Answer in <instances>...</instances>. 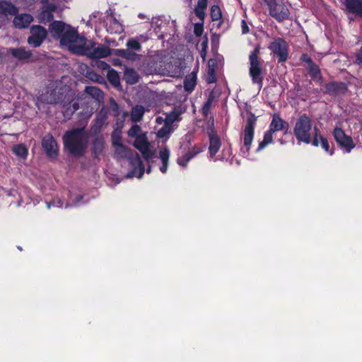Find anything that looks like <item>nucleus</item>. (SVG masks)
<instances>
[{
    "label": "nucleus",
    "mask_w": 362,
    "mask_h": 362,
    "mask_svg": "<svg viewBox=\"0 0 362 362\" xmlns=\"http://www.w3.org/2000/svg\"><path fill=\"white\" fill-rule=\"evenodd\" d=\"M52 37L59 41L62 46H66L73 53L84 42V37L80 36L78 30L61 21H54L49 27Z\"/></svg>",
    "instance_id": "obj_1"
},
{
    "label": "nucleus",
    "mask_w": 362,
    "mask_h": 362,
    "mask_svg": "<svg viewBox=\"0 0 362 362\" xmlns=\"http://www.w3.org/2000/svg\"><path fill=\"white\" fill-rule=\"evenodd\" d=\"M65 150L74 157L85 155L89 142V134L85 127L75 128L66 131L63 137Z\"/></svg>",
    "instance_id": "obj_2"
},
{
    "label": "nucleus",
    "mask_w": 362,
    "mask_h": 362,
    "mask_svg": "<svg viewBox=\"0 0 362 362\" xmlns=\"http://www.w3.org/2000/svg\"><path fill=\"white\" fill-rule=\"evenodd\" d=\"M114 158L117 160H122L128 158L132 170L127 175V177H137L141 178L144 173V165L138 153L134 156H130V150L123 144L114 146Z\"/></svg>",
    "instance_id": "obj_3"
},
{
    "label": "nucleus",
    "mask_w": 362,
    "mask_h": 362,
    "mask_svg": "<svg viewBox=\"0 0 362 362\" xmlns=\"http://www.w3.org/2000/svg\"><path fill=\"white\" fill-rule=\"evenodd\" d=\"M293 134L298 142L310 144L314 136V127L310 117L305 114L300 115L293 127Z\"/></svg>",
    "instance_id": "obj_4"
},
{
    "label": "nucleus",
    "mask_w": 362,
    "mask_h": 362,
    "mask_svg": "<svg viewBox=\"0 0 362 362\" xmlns=\"http://www.w3.org/2000/svg\"><path fill=\"white\" fill-rule=\"evenodd\" d=\"M75 50L76 54L87 56L90 59L105 58L112 54V50L108 47L98 45L95 42L86 41L85 38L84 42Z\"/></svg>",
    "instance_id": "obj_5"
},
{
    "label": "nucleus",
    "mask_w": 362,
    "mask_h": 362,
    "mask_svg": "<svg viewBox=\"0 0 362 362\" xmlns=\"http://www.w3.org/2000/svg\"><path fill=\"white\" fill-rule=\"evenodd\" d=\"M68 90L69 88L60 82H51L38 97L37 101L45 104H59Z\"/></svg>",
    "instance_id": "obj_6"
},
{
    "label": "nucleus",
    "mask_w": 362,
    "mask_h": 362,
    "mask_svg": "<svg viewBox=\"0 0 362 362\" xmlns=\"http://www.w3.org/2000/svg\"><path fill=\"white\" fill-rule=\"evenodd\" d=\"M288 124L279 115H274L269 129L264 133L263 140L259 142L256 152H259L268 144L273 141V134L276 132L284 131L287 132Z\"/></svg>",
    "instance_id": "obj_7"
},
{
    "label": "nucleus",
    "mask_w": 362,
    "mask_h": 362,
    "mask_svg": "<svg viewBox=\"0 0 362 362\" xmlns=\"http://www.w3.org/2000/svg\"><path fill=\"white\" fill-rule=\"evenodd\" d=\"M256 122L257 117L254 114L250 113L243 129V146L240 148L242 155L245 158H247L250 155V149L254 139Z\"/></svg>",
    "instance_id": "obj_8"
},
{
    "label": "nucleus",
    "mask_w": 362,
    "mask_h": 362,
    "mask_svg": "<svg viewBox=\"0 0 362 362\" xmlns=\"http://www.w3.org/2000/svg\"><path fill=\"white\" fill-rule=\"evenodd\" d=\"M134 146L141 152L143 158L148 163V166L146 169V173H150L151 172L150 163L152 162L153 158H155V151L152 148L148 141L146 133H142L136 136L134 142Z\"/></svg>",
    "instance_id": "obj_9"
},
{
    "label": "nucleus",
    "mask_w": 362,
    "mask_h": 362,
    "mask_svg": "<svg viewBox=\"0 0 362 362\" xmlns=\"http://www.w3.org/2000/svg\"><path fill=\"white\" fill-rule=\"evenodd\" d=\"M259 47L257 46L255 49L251 52L249 56L250 60V69L249 73L254 83L259 85V88L262 86V63L260 59L258 58L259 53Z\"/></svg>",
    "instance_id": "obj_10"
},
{
    "label": "nucleus",
    "mask_w": 362,
    "mask_h": 362,
    "mask_svg": "<svg viewBox=\"0 0 362 362\" xmlns=\"http://www.w3.org/2000/svg\"><path fill=\"white\" fill-rule=\"evenodd\" d=\"M62 112L64 117L69 119L74 113L78 110V99L74 97L73 93L69 89L59 102Z\"/></svg>",
    "instance_id": "obj_11"
},
{
    "label": "nucleus",
    "mask_w": 362,
    "mask_h": 362,
    "mask_svg": "<svg viewBox=\"0 0 362 362\" xmlns=\"http://www.w3.org/2000/svg\"><path fill=\"white\" fill-rule=\"evenodd\" d=\"M332 135L344 153H349L355 148L356 144L351 136L346 134L341 128L335 127L333 129Z\"/></svg>",
    "instance_id": "obj_12"
},
{
    "label": "nucleus",
    "mask_w": 362,
    "mask_h": 362,
    "mask_svg": "<svg viewBox=\"0 0 362 362\" xmlns=\"http://www.w3.org/2000/svg\"><path fill=\"white\" fill-rule=\"evenodd\" d=\"M269 7V14L276 21L281 22L288 19L290 15L288 7L280 0H264Z\"/></svg>",
    "instance_id": "obj_13"
},
{
    "label": "nucleus",
    "mask_w": 362,
    "mask_h": 362,
    "mask_svg": "<svg viewBox=\"0 0 362 362\" xmlns=\"http://www.w3.org/2000/svg\"><path fill=\"white\" fill-rule=\"evenodd\" d=\"M269 49L278 57L279 62L287 60L288 45L284 39L281 37L274 39L269 45Z\"/></svg>",
    "instance_id": "obj_14"
},
{
    "label": "nucleus",
    "mask_w": 362,
    "mask_h": 362,
    "mask_svg": "<svg viewBox=\"0 0 362 362\" xmlns=\"http://www.w3.org/2000/svg\"><path fill=\"white\" fill-rule=\"evenodd\" d=\"M47 36V30L39 25L30 28V36L28 38V43L33 47H40Z\"/></svg>",
    "instance_id": "obj_15"
},
{
    "label": "nucleus",
    "mask_w": 362,
    "mask_h": 362,
    "mask_svg": "<svg viewBox=\"0 0 362 362\" xmlns=\"http://www.w3.org/2000/svg\"><path fill=\"white\" fill-rule=\"evenodd\" d=\"M42 146L49 158L52 159L57 158L59 146L55 139L51 134H47L43 136L42 139Z\"/></svg>",
    "instance_id": "obj_16"
},
{
    "label": "nucleus",
    "mask_w": 362,
    "mask_h": 362,
    "mask_svg": "<svg viewBox=\"0 0 362 362\" xmlns=\"http://www.w3.org/2000/svg\"><path fill=\"white\" fill-rule=\"evenodd\" d=\"M42 9L39 13L37 18L40 23L46 24L53 20V13L57 7L54 4L48 3L47 1L42 0Z\"/></svg>",
    "instance_id": "obj_17"
},
{
    "label": "nucleus",
    "mask_w": 362,
    "mask_h": 362,
    "mask_svg": "<svg viewBox=\"0 0 362 362\" xmlns=\"http://www.w3.org/2000/svg\"><path fill=\"white\" fill-rule=\"evenodd\" d=\"M202 151V148L194 146L189 148L187 152L185 153L181 152L182 154L177 158V163L180 166L185 168L187 167L188 162Z\"/></svg>",
    "instance_id": "obj_18"
},
{
    "label": "nucleus",
    "mask_w": 362,
    "mask_h": 362,
    "mask_svg": "<svg viewBox=\"0 0 362 362\" xmlns=\"http://www.w3.org/2000/svg\"><path fill=\"white\" fill-rule=\"evenodd\" d=\"M310 144L314 146L321 145L322 148L331 156L334 153L333 149L329 147L327 139L320 134V129L316 125L314 126V136Z\"/></svg>",
    "instance_id": "obj_19"
},
{
    "label": "nucleus",
    "mask_w": 362,
    "mask_h": 362,
    "mask_svg": "<svg viewBox=\"0 0 362 362\" xmlns=\"http://www.w3.org/2000/svg\"><path fill=\"white\" fill-rule=\"evenodd\" d=\"M344 10L362 18V0H341Z\"/></svg>",
    "instance_id": "obj_20"
},
{
    "label": "nucleus",
    "mask_w": 362,
    "mask_h": 362,
    "mask_svg": "<svg viewBox=\"0 0 362 362\" xmlns=\"http://www.w3.org/2000/svg\"><path fill=\"white\" fill-rule=\"evenodd\" d=\"M167 19L164 16L153 17L151 21V27L153 29L158 39H163L165 34L161 31V28L166 24Z\"/></svg>",
    "instance_id": "obj_21"
},
{
    "label": "nucleus",
    "mask_w": 362,
    "mask_h": 362,
    "mask_svg": "<svg viewBox=\"0 0 362 362\" xmlns=\"http://www.w3.org/2000/svg\"><path fill=\"white\" fill-rule=\"evenodd\" d=\"M197 72L198 67H196L190 74H187L184 79L183 87L185 90L188 93H192L197 85Z\"/></svg>",
    "instance_id": "obj_22"
},
{
    "label": "nucleus",
    "mask_w": 362,
    "mask_h": 362,
    "mask_svg": "<svg viewBox=\"0 0 362 362\" xmlns=\"http://www.w3.org/2000/svg\"><path fill=\"white\" fill-rule=\"evenodd\" d=\"M108 115V109L103 107L100 112L97 114L95 122L91 127V130L94 132L100 131L102 127L105 124Z\"/></svg>",
    "instance_id": "obj_23"
},
{
    "label": "nucleus",
    "mask_w": 362,
    "mask_h": 362,
    "mask_svg": "<svg viewBox=\"0 0 362 362\" xmlns=\"http://www.w3.org/2000/svg\"><path fill=\"white\" fill-rule=\"evenodd\" d=\"M209 153L210 158H214L221 147V140L213 131L209 133Z\"/></svg>",
    "instance_id": "obj_24"
},
{
    "label": "nucleus",
    "mask_w": 362,
    "mask_h": 362,
    "mask_svg": "<svg viewBox=\"0 0 362 362\" xmlns=\"http://www.w3.org/2000/svg\"><path fill=\"white\" fill-rule=\"evenodd\" d=\"M33 21L31 15L28 13H22L16 16L13 19V25L16 28L22 29L28 28Z\"/></svg>",
    "instance_id": "obj_25"
},
{
    "label": "nucleus",
    "mask_w": 362,
    "mask_h": 362,
    "mask_svg": "<svg viewBox=\"0 0 362 362\" xmlns=\"http://www.w3.org/2000/svg\"><path fill=\"white\" fill-rule=\"evenodd\" d=\"M326 92L330 95H336L344 93L347 88L344 83L331 82L325 84Z\"/></svg>",
    "instance_id": "obj_26"
},
{
    "label": "nucleus",
    "mask_w": 362,
    "mask_h": 362,
    "mask_svg": "<svg viewBox=\"0 0 362 362\" xmlns=\"http://www.w3.org/2000/svg\"><path fill=\"white\" fill-rule=\"evenodd\" d=\"M218 63L216 59H210L208 62V71L205 78L207 83H213L216 81V69Z\"/></svg>",
    "instance_id": "obj_27"
},
{
    "label": "nucleus",
    "mask_w": 362,
    "mask_h": 362,
    "mask_svg": "<svg viewBox=\"0 0 362 362\" xmlns=\"http://www.w3.org/2000/svg\"><path fill=\"white\" fill-rule=\"evenodd\" d=\"M8 52L20 61L27 60L32 57L31 51L23 47L10 48Z\"/></svg>",
    "instance_id": "obj_28"
},
{
    "label": "nucleus",
    "mask_w": 362,
    "mask_h": 362,
    "mask_svg": "<svg viewBox=\"0 0 362 362\" xmlns=\"http://www.w3.org/2000/svg\"><path fill=\"white\" fill-rule=\"evenodd\" d=\"M18 13V8L13 4L1 1H0V17L7 16L8 15H16Z\"/></svg>",
    "instance_id": "obj_29"
},
{
    "label": "nucleus",
    "mask_w": 362,
    "mask_h": 362,
    "mask_svg": "<svg viewBox=\"0 0 362 362\" xmlns=\"http://www.w3.org/2000/svg\"><path fill=\"white\" fill-rule=\"evenodd\" d=\"M106 30L108 33H121L123 32L124 28L122 25L113 16H111L109 19V22L106 23Z\"/></svg>",
    "instance_id": "obj_30"
},
{
    "label": "nucleus",
    "mask_w": 362,
    "mask_h": 362,
    "mask_svg": "<svg viewBox=\"0 0 362 362\" xmlns=\"http://www.w3.org/2000/svg\"><path fill=\"white\" fill-rule=\"evenodd\" d=\"M170 150L168 148H163L159 152V158L161 160L162 165L160 166V170L163 173H165L168 170Z\"/></svg>",
    "instance_id": "obj_31"
},
{
    "label": "nucleus",
    "mask_w": 362,
    "mask_h": 362,
    "mask_svg": "<svg viewBox=\"0 0 362 362\" xmlns=\"http://www.w3.org/2000/svg\"><path fill=\"white\" fill-rule=\"evenodd\" d=\"M104 149V139L103 136H97L93 142L92 151L95 157H98Z\"/></svg>",
    "instance_id": "obj_32"
},
{
    "label": "nucleus",
    "mask_w": 362,
    "mask_h": 362,
    "mask_svg": "<svg viewBox=\"0 0 362 362\" xmlns=\"http://www.w3.org/2000/svg\"><path fill=\"white\" fill-rule=\"evenodd\" d=\"M124 79L129 84H135L139 81V75L134 69H126Z\"/></svg>",
    "instance_id": "obj_33"
},
{
    "label": "nucleus",
    "mask_w": 362,
    "mask_h": 362,
    "mask_svg": "<svg viewBox=\"0 0 362 362\" xmlns=\"http://www.w3.org/2000/svg\"><path fill=\"white\" fill-rule=\"evenodd\" d=\"M85 92L97 101L100 102L103 100V91L95 86H86Z\"/></svg>",
    "instance_id": "obj_34"
},
{
    "label": "nucleus",
    "mask_w": 362,
    "mask_h": 362,
    "mask_svg": "<svg viewBox=\"0 0 362 362\" xmlns=\"http://www.w3.org/2000/svg\"><path fill=\"white\" fill-rule=\"evenodd\" d=\"M12 152L18 158L25 159L28 154V148L23 144L14 145L12 147Z\"/></svg>",
    "instance_id": "obj_35"
},
{
    "label": "nucleus",
    "mask_w": 362,
    "mask_h": 362,
    "mask_svg": "<svg viewBox=\"0 0 362 362\" xmlns=\"http://www.w3.org/2000/svg\"><path fill=\"white\" fill-rule=\"evenodd\" d=\"M144 112L145 110L143 106H134L131 112V120L134 122L141 121L143 118Z\"/></svg>",
    "instance_id": "obj_36"
},
{
    "label": "nucleus",
    "mask_w": 362,
    "mask_h": 362,
    "mask_svg": "<svg viewBox=\"0 0 362 362\" xmlns=\"http://www.w3.org/2000/svg\"><path fill=\"white\" fill-rule=\"evenodd\" d=\"M207 6V0H199L194 8L196 16L201 20L204 18V11Z\"/></svg>",
    "instance_id": "obj_37"
},
{
    "label": "nucleus",
    "mask_w": 362,
    "mask_h": 362,
    "mask_svg": "<svg viewBox=\"0 0 362 362\" xmlns=\"http://www.w3.org/2000/svg\"><path fill=\"white\" fill-rule=\"evenodd\" d=\"M107 80L114 86H118L120 84L119 76L117 71L113 69H109L107 74Z\"/></svg>",
    "instance_id": "obj_38"
},
{
    "label": "nucleus",
    "mask_w": 362,
    "mask_h": 362,
    "mask_svg": "<svg viewBox=\"0 0 362 362\" xmlns=\"http://www.w3.org/2000/svg\"><path fill=\"white\" fill-rule=\"evenodd\" d=\"M83 197L82 195H76L74 198L72 197V195H70L71 202H69L65 204V208H69L71 206H78L82 204H86L87 202H83Z\"/></svg>",
    "instance_id": "obj_39"
},
{
    "label": "nucleus",
    "mask_w": 362,
    "mask_h": 362,
    "mask_svg": "<svg viewBox=\"0 0 362 362\" xmlns=\"http://www.w3.org/2000/svg\"><path fill=\"white\" fill-rule=\"evenodd\" d=\"M180 115L181 111L177 108H175L166 116V122L173 123L177 120H179Z\"/></svg>",
    "instance_id": "obj_40"
},
{
    "label": "nucleus",
    "mask_w": 362,
    "mask_h": 362,
    "mask_svg": "<svg viewBox=\"0 0 362 362\" xmlns=\"http://www.w3.org/2000/svg\"><path fill=\"white\" fill-rule=\"evenodd\" d=\"M127 49L132 51L136 50L139 51L141 48V44L138 40L132 38L129 39L127 42Z\"/></svg>",
    "instance_id": "obj_41"
},
{
    "label": "nucleus",
    "mask_w": 362,
    "mask_h": 362,
    "mask_svg": "<svg viewBox=\"0 0 362 362\" xmlns=\"http://www.w3.org/2000/svg\"><path fill=\"white\" fill-rule=\"evenodd\" d=\"M211 17L212 21H218L221 18L222 14L221 8L216 5H214L211 8Z\"/></svg>",
    "instance_id": "obj_42"
},
{
    "label": "nucleus",
    "mask_w": 362,
    "mask_h": 362,
    "mask_svg": "<svg viewBox=\"0 0 362 362\" xmlns=\"http://www.w3.org/2000/svg\"><path fill=\"white\" fill-rule=\"evenodd\" d=\"M170 132H171L170 127L165 124L158 131L157 136L158 138L168 139L170 134Z\"/></svg>",
    "instance_id": "obj_43"
},
{
    "label": "nucleus",
    "mask_w": 362,
    "mask_h": 362,
    "mask_svg": "<svg viewBox=\"0 0 362 362\" xmlns=\"http://www.w3.org/2000/svg\"><path fill=\"white\" fill-rule=\"evenodd\" d=\"M141 129L138 124L133 125L128 131L127 134L129 137L136 138L139 135L141 134Z\"/></svg>",
    "instance_id": "obj_44"
},
{
    "label": "nucleus",
    "mask_w": 362,
    "mask_h": 362,
    "mask_svg": "<svg viewBox=\"0 0 362 362\" xmlns=\"http://www.w3.org/2000/svg\"><path fill=\"white\" fill-rule=\"evenodd\" d=\"M232 155V149L230 146H224L222 149L221 156L218 158L219 160H228L230 158Z\"/></svg>",
    "instance_id": "obj_45"
},
{
    "label": "nucleus",
    "mask_w": 362,
    "mask_h": 362,
    "mask_svg": "<svg viewBox=\"0 0 362 362\" xmlns=\"http://www.w3.org/2000/svg\"><path fill=\"white\" fill-rule=\"evenodd\" d=\"M112 144L114 146L122 145V136L120 132L115 131L112 134Z\"/></svg>",
    "instance_id": "obj_46"
},
{
    "label": "nucleus",
    "mask_w": 362,
    "mask_h": 362,
    "mask_svg": "<svg viewBox=\"0 0 362 362\" xmlns=\"http://www.w3.org/2000/svg\"><path fill=\"white\" fill-rule=\"evenodd\" d=\"M46 205H47V209H50L52 206H55V207H58V208L64 207V203L59 199H54L51 202H47Z\"/></svg>",
    "instance_id": "obj_47"
},
{
    "label": "nucleus",
    "mask_w": 362,
    "mask_h": 362,
    "mask_svg": "<svg viewBox=\"0 0 362 362\" xmlns=\"http://www.w3.org/2000/svg\"><path fill=\"white\" fill-rule=\"evenodd\" d=\"M308 69L310 74L312 76L315 77L320 73L318 66L315 64L314 62L308 66Z\"/></svg>",
    "instance_id": "obj_48"
},
{
    "label": "nucleus",
    "mask_w": 362,
    "mask_h": 362,
    "mask_svg": "<svg viewBox=\"0 0 362 362\" xmlns=\"http://www.w3.org/2000/svg\"><path fill=\"white\" fill-rule=\"evenodd\" d=\"M139 58V54L135 52L127 49L124 59L130 61H135Z\"/></svg>",
    "instance_id": "obj_49"
},
{
    "label": "nucleus",
    "mask_w": 362,
    "mask_h": 362,
    "mask_svg": "<svg viewBox=\"0 0 362 362\" xmlns=\"http://www.w3.org/2000/svg\"><path fill=\"white\" fill-rule=\"evenodd\" d=\"M93 114V108L92 107L90 108L89 107H87L86 110H83V112L79 113L81 119H88L92 116Z\"/></svg>",
    "instance_id": "obj_50"
},
{
    "label": "nucleus",
    "mask_w": 362,
    "mask_h": 362,
    "mask_svg": "<svg viewBox=\"0 0 362 362\" xmlns=\"http://www.w3.org/2000/svg\"><path fill=\"white\" fill-rule=\"evenodd\" d=\"M127 49H117L112 51V53L115 54L117 57L124 58Z\"/></svg>",
    "instance_id": "obj_51"
},
{
    "label": "nucleus",
    "mask_w": 362,
    "mask_h": 362,
    "mask_svg": "<svg viewBox=\"0 0 362 362\" xmlns=\"http://www.w3.org/2000/svg\"><path fill=\"white\" fill-rule=\"evenodd\" d=\"M97 66L99 69H102V70H109V69H111L110 68V65L107 63H106V62H105L103 61L98 62H97Z\"/></svg>",
    "instance_id": "obj_52"
},
{
    "label": "nucleus",
    "mask_w": 362,
    "mask_h": 362,
    "mask_svg": "<svg viewBox=\"0 0 362 362\" xmlns=\"http://www.w3.org/2000/svg\"><path fill=\"white\" fill-rule=\"evenodd\" d=\"M110 105L112 108V110L115 112V115L117 116L119 115L118 110H119V106L117 103L113 100H110Z\"/></svg>",
    "instance_id": "obj_53"
},
{
    "label": "nucleus",
    "mask_w": 362,
    "mask_h": 362,
    "mask_svg": "<svg viewBox=\"0 0 362 362\" xmlns=\"http://www.w3.org/2000/svg\"><path fill=\"white\" fill-rule=\"evenodd\" d=\"M241 29H242L243 34H246L249 32V27L247 24L246 21H245V20H243L241 21Z\"/></svg>",
    "instance_id": "obj_54"
},
{
    "label": "nucleus",
    "mask_w": 362,
    "mask_h": 362,
    "mask_svg": "<svg viewBox=\"0 0 362 362\" xmlns=\"http://www.w3.org/2000/svg\"><path fill=\"white\" fill-rule=\"evenodd\" d=\"M203 32L202 25L196 24L194 26V33L197 36H200Z\"/></svg>",
    "instance_id": "obj_55"
},
{
    "label": "nucleus",
    "mask_w": 362,
    "mask_h": 362,
    "mask_svg": "<svg viewBox=\"0 0 362 362\" xmlns=\"http://www.w3.org/2000/svg\"><path fill=\"white\" fill-rule=\"evenodd\" d=\"M300 59H301L303 62H304L307 63V64H308V66H309L310 64H311L312 63H313V62L312 59H311V58H310L308 54H303V55L301 56V57H300Z\"/></svg>",
    "instance_id": "obj_56"
},
{
    "label": "nucleus",
    "mask_w": 362,
    "mask_h": 362,
    "mask_svg": "<svg viewBox=\"0 0 362 362\" xmlns=\"http://www.w3.org/2000/svg\"><path fill=\"white\" fill-rule=\"evenodd\" d=\"M112 64L115 65V66H120V65H122V62L119 59H112Z\"/></svg>",
    "instance_id": "obj_57"
},
{
    "label": "nucleus",
    "mask_w": 362,
    "mask_h": 362,
    "mask_svg": "<svg viewBox=\"0 0 362 362\" xmlns=\"http://www.w3.org/2000/svg\"><path fill=\"white\" fill-rule=\"evenodd\" d=\"M105 42L108 45H115L116 42L115 40H112V39H106Z\"/></svg>",
    "instance_id": "obj_58"
},
{
    "label": "nucleus",
    "mask_w": 362,
    "mask_h": 362,
    "mask_svg": "<svg viewBox=\"0 0 362 362\" xmlns=\"http://www.w3.org/2000/svg\"><path fill=\"white\" fill-rule=\"evenodd\" d=\"M139 38L142 42H146L148 39V37L147 35H141Z\"/></svg>",
    "instance_id": "obj_59"
},
{
    "label": "nucleus",
    "mask_w": 362,
    "mask_h": 362,
    "mask_svg": "<svg viewBox=\"0 0 362 362\" xmlns=\"http://www.w3.org/2000/svg\"><path fill=\"white\" fill-rule=\"evenodd\" d=\"M211 100H209L204 105V107H209L211 105Z\"/></svg>",
    "instance_id": "obj_60"
},
{
    "label": "nucleus",
    "mask_w": 362,
    "mask_h": 362,
    "mask_svg": "<svg viewBox=\"0 0 362 362\" xmlns=\"http://www.w3.org/2000/svg\"><path fill=\"white\" fill-rule=\"evenodd\" d=\"M86 25H87L88 27H90V28H91V27H92V25H91V23H90V21H88L86 22Z\"/></svg>",
    "instance_id": "obj_61"
},
{
    "label": "nucleus",
    "mask_w": 362,
    "mask_h": 362,
    "mask_svg": "<svg viewBox=\"0 0 362 362\" xmlns=\"http://www.w3.org/2000/svg\"><path fill=\"white\" fill-rule=\"evenodd\" d=\"M92 16L95 18L97 16L96 13H92L90 17H92Z\"/></svg>",
    "instance_id": "obj_62"
},
{
    "label": "nucleus",
    "mask_w": 362,
    "mask_h": 362,
    "mask_svg": "<svg viewBox=\"0 0 362 362\" xmlns=\"http://www.w3.org/2000/svg\"><path fill=\"white\" fill-rule=\"evenodd\" d=\"M139 16L140 18H144V15H143V14H141V13H140V14L139 15Z\"/></svg>",
    "instance_id": "obj_63"
},
{
    "label": "nucleus",
    "mask_w": 362,
    "mask_h": 362,
    "mask_svg": "<svg viewBox=\"0 0 362 362\" xmlns=\"http://www.w3.org/2000/svg\"><path fill=\"white\" fill-rule=\"evenodd\" d=\"M18 249L20 250H22V248L20 246L18 247Z\"/></svg>",
    "instance_id": "obj_64"
}]
</instances>
